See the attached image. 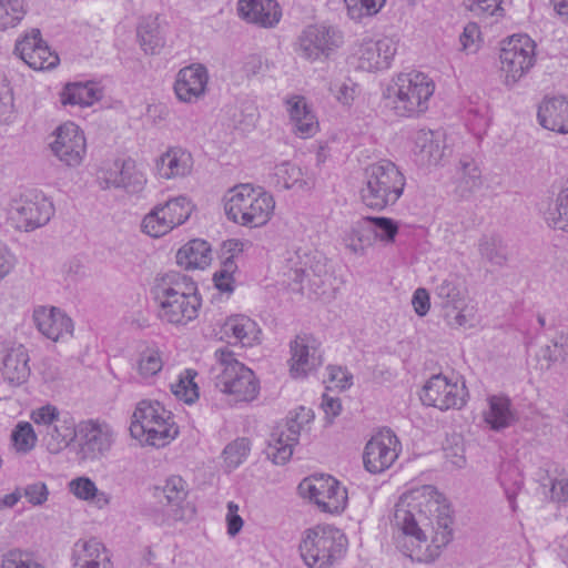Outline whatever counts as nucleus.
<instances>
[{
  "instance_id": "obj_36",
  "label": "nucleus",
  "mask_w": 568,
  "mask_h": 568,
  "mask_svg": "<svg viewBox=\"0 0 568 568\" xmlns=\"http://www.w3.org/2000/svg\"><path fill=\"white\" fill-rule=\"evenodd\" d=\"M138 38L142 50L156 54L164 47L165 40L158 18H145L138 27Z\"/></svg>"
},
{
  "instance_id": "obj_60",
  "label": "nucleus",
  "mask_w": 568,
  "mask_h": 568,
  "mask_svg": "<svg viewBox=\"0 0 568 568\" xmlns=\"http://www.w3.org/2000/svg\"><path fill=\"white\" fill-rule=\"evenodd\" d=\"M550 483L551 499L557 503H566L568 500V475L560 474L555 479H551Z\"/></svg>"
},
{
  "instance_id": "obj_29",
  "label": "nucleus",
  "mask_w": 568,
  "mask_h": 568,
  "mask_svg": "<svg viewBox=\"0 0 568 568\" xmlns=\"http://www.w3.org/2000/svg\"><path fill=\"white\" fill-rule=\"evenodd\" d=\"M158 174L166 180L186 176L193 168V158L182 148H170L156 160Z\"/></svg>"
},
{
  "instance_id": "obj_25",
  "label": "nucleus",
  "mask_w": 568,
  "mask_h": 568,
  "mask_svg": "<svg viewBox=\"0 0 568 568\" xmlns=\"http://www.w3.org/2000/svg\"><path fill=\"white\" fill-rule=\"evenodd\" d=\"M446 149L445 135L440 131L419 130L414 135L413 154L420 166L437 165Z\"/></svg>"
},
{
  "instance_id": "obj_19",
  "label": "nucleus",
  "mask_w": 568,
  "mask_h": 568,
  "mask_svg": "<svg viewBox=\"0 0 568 568\" xmlns=\"http://www.w3.org/2000/svg\"><path fill=\"white\" fill-rule=\"evenodd\" d=\"M38 331L47 338L59 342L72 336L74 325L64 312L54 306H37L32 314Z\"/></svg>"
},
{
  "instance_id": "obj_18",
  "label": "nucleus",
  "mask_w": 568,
  "mask_h": 568,
  "mask_svg": "<svg viewBox=\"0 0 568 568\" xmlns=\"http://www.w3.org/2000/svg\"><path fill=\"white\" fill-rule=\"evenodd\" d=\"M101 179L105 187L123 189L132 194L140 193L146 183L145 173L131 158L115 161Z\"/></svg>"
},
{
  "instance_id": "obj_7",
  "label": "nucleus",
  "mask_w": 568,
  "mask_h": 568,
  "mask_svg": "<svg viewBox=\"0 0 568 568\" xmlns=\"http://www.w3.org/2000/svg\"><path fill=\"white\" fill-rule=\"evenodd\" d=\"M347 538L332 526H316L303 532L298 549L308 568H332L346 552Z\"/></svg>"
},
{
  "instance_id": "obj_14",
  "label": "nucleus",
  "mask_w": 568,
  "mask_h": 568,
  "mask_svg": "<svg viewBox=\"0 0 568 568\" xmlns=\"http://www.w3.org/2000/svg\"><path fill=\"white\" fill-rule=\"evenodd\" d=\"M465 385L450 383L442 374L432 376L423 387L420 399L424 405L436 407L440 410L462 408L466 403Z\"/></svg>"
},
{
  "instance_id": "obj_61",
  "label": "nucleus",
  "mask_w": 568,
  "mask_h": 568,
  "mask_svg": "<svg viewBox=\"0 0 568 568\" xmlns=\"http://www.w3.org/2000/svg\"><path fill=\"white\" fill-rule=\"evenodd\" d=\"M328 382L341 389H345L352 385V375L341 366H327Z\"/></svg>"
},
{
  "instance_id": "obj_27",
  "label": "nucleus",
  "mask_w": 568,
  "mask_h": 568,
  "mask_svg": "<svg viewBox=\"0 0 568 568\" xmlns=\"http://www.w3.org/2000/svg\"><path fill=\"white\" fill-rule=\"evenodd\" d=\"M285 105L296 134L306 139L317 132L318 121L304 97H288L285 99Z\"/></svg>"
},
{
  "instance_id": "obj_35",
  "label": "nucleus",
  "mask_w": 568,
  "mask_h": 568,
  "mask_svg": "<svg viewBox=\"0 0 568 568\" xmlns=\"http://www.w3.org/2000/svg\"><path fill=\"white\" fill-rule=\"evenodd\" d=\"M100 99V91L94 83H69L61 93L64 105L90 106Z\"/></svg>"
},
{
  "instance_id": "obj_8",
  "label": "nucleus",
  "mask_w": 568,
  "mask_h": 568,
  "mask_svg": "<svg viewBox=\"0 0 568 568\" xmlns=\"http://www.w3.org/2000/svg\"><path fill=\"white\" fill-rule=\"evenodd\" d=\"M282 273L293 291L303 293L308 290L310 293L318 294L327 271L322 256L300 247L286 252Z\"/></svg>"
},
{
  "instance_id": "obj_2",
  "label": "nucleus",
  "mask_w": 568,
  "mask_h": 568,
  "mask_svg": "<svg viewBox=\"0 0 568 568\" xmlns=\"http://www.w3.org/2000/svg\"><path fill=\"white\" fill-rule=\"evenodd\" d=\"M161 321L186 325L195 320L202 304L195 282L181 273L159 274L151 287Z\"/></svg>"
},
{
  "instance_id": "obj_47",
  "label": "nucleus",
  "mask_w": 568,
  "mask_h": 568,
  "mask_svg": "<svg viewBox=\"0 0 568 568\" xmlns=\"http://www.w3.org/2000/svg\"><path fill=\"white\" fill-rule=\"evenodd\" d=\"M478 250L481 257L494 265L503 266L507 261L506 247L498 236H483L478 242Z\"/></svg>"
},
{
  "instance_id": "obj_15",
  "label": "nucleus",
  "mask_w": 568,
  "mask_h": 568,
  "mask_svg": "<svg viewBox=\"0 0 568 568\" xmlns=\"http://www.w3.org/2000/svg\"><path fill=\"white\" fill-rule=\"evenodd\" d=\"M55 139L50 144L53 154L68 166L81 164L87 142L83 131L73 122H65L55 130Z\"/></svg>"
},
{
  "instance_id": "obj_17",
  "label": "nucleus",
  "mask_w": 568,
  "mask_h": 568,
  "mask_svg": "<svg viewBox=\"0 0 568 568\" xmlns=\"http://www.w3.org/2000/svg\"><path fill=\"white\" fill-rule=\"evenodd\" d=\"M302 423L298 416L290 418L284 425L277 426L271 434L265 454L276 465L286 464L292 455L293 447L298 443Z\"/></svg>"
},
{
  "instance_id": "obj_5",
  "label": "nucleus",
  "mask_w": 568,
  "mask_h": 568,
  "mask_svg": "<svg viewBox=\"0 0 568 568\" xmlns=\"http://www.w3.org/2000/svg\"><path fill=\"white\" fill-rule=\"evenodd\" d=\"M274 209L273 195L251 184H239L224 196L227 219L241 226H264L271 220Z\"/></svg>"
},
{
  "instance_id": "obj_23",
  "label": "nucleus",
  "mask_w": 568,
  "mask_h": 568,
  "mask_svg": "<svg viewBox=\"0 0 568 568\" xmlns=\"http://www.w3.org/2000/svg\"><path fill=\"white\" fill-rule=\"evenodd\" d=\"M207 82V69L203 64L194 63L179 71L174 92L180 101L194 103L205 94Z\"/></svg>"
},
{
  "instance_id": "obj_54",
  "label": "nucleus",
  "mask_w": 568,
  "mask_h": 568,
  "mask_svg": "<svg viewBox=\"0 0 568 568\" xmlns=\"http://www.w3.org/2000/svg\"><path fill=\"white\" fill-rule=\"evenodd\" d=\"M503 0H465L464 4L467 10L478 17L501 16Z\"/></svg>"
},
{
  "instance_id": "obj_32",
  "label": "nucleus",
  "mask_w": 568,
  "mask_h": 568,
  "mask_svg": "<svg viewBox=\"0 0 568 568\" xmlns=\"http://www.w3.org/2000/svg\"><path fill=\"white\" fill-rule=\"evenodd\" d=\"M212 260L210 244L200 239L192 240L176 253V262L186 270L204 268Z\"/></svg>"
},
{
  "instance_id": "obj_16",
  "label": "nucleus",
  "mask_w": 568,
  "mask_h": 568,
  "mask_svg": "<svg viewBox=\"0 0 568 568\" xmlns=\"http://www.w3.org/2000/svg\"><path fill=\"white\" fill-rule=\"evenodd\" d=\"M14 52L33 70H50L59 63L58 54L52 52L41 39L39 29H32L30 33L18 40Z\"/></svg>"
},
{
  "instance_id": "obj_21",
  "label": "nucleus",
  "mask_w": 568,
  "mask_h": 568,
  "mask_svg": "<svg viewBox=\"0 0 568 568\" xmlns=\"http://www.w3.org/2000/svg\"><path fill=\"white\" fill-rule=\"evenodd\" d=\"M158 498L164 504V511L169 519L174 521L189 520L194 515V508L189 504H184L187 496L185 481L180 476H171L166 479L165 485L158 489Z\"/></svg>"
},
{
  "instance_id": "obj_46",
  "label": "nucleus",
  "mask_w": 568,
  "mask_h": 568,
  "mask_svg": "<svg viewBox=\"0 0 568 568\" xmlns=\"http://www.w3.org/2000/svg\"><path fill=\"white\" fill-rule=\"evenodd\" d=\"M274 175L276 178L277 185L286 190H302L306 185L302 170L291 162H282L277 164L274 169Z\"/></svg>"
},
{
  "instance_id": "obj_57",
  "label": "nucleus",
  "mask_w": 568,
  "mask_h": 568,
  "mask_svg": "<svg viewBox=\"0 0 568 568\" xmlns=\"http://www.w3.org/2000/svg\"><path fill=\"white\" fill-rule=\"evenodd\" d=\"M332 91L335 93L336 99L345 104L349 105L355 100L359 92L358 85L351 79H346L342 82H337L332 87Z\"/></svg>"
},
{
  "instance_id": "obj_24",
  "label": "nucleus",
  "mask_w": 568,
  "mask_h": 568,
  "mask_svg": "<svg viewBox=\"0 0 568 568\" xmlns=\"http://www.w3.org/2000/svg\"><path fill=\"white\" fill-rule=\"evenodd\" d=\"M237 14L247 23L271 29L281 21L282 9L275 0H237Z\"/></svg>"
},
{
  "instance_id": "obj_38",
  "label": "nucleus",
  "mask_w": 568,
  "mask_h": 568,
  "mask_svg": "<svg viewBox=\"0 0 568 568\" xmlns=\"http://www.w3.org/2000/svg\"><path fill=\"white\" fill-rule=\"evenodd\" d=\"M357 229H372L375 237L385 243H393L398 233V224L385 216H366L356 222Z\"/></svg>"
},
{
  "instance_id": "obj_43",
  "label": "nucleus",
  "mask_w": 568,
  "mask_h": 568,
  "mask_svg": "<svg viewBox=\"0 0 568 568\" xmlns=\"http://www.w3.org/2000/svg\"><path fill=\"white\" fill-rule=\"evenodd\" d=\"M197 372L193 368H185L180 373L175 383L171 384V390L176 398L186 404H193L199 398V386L195 383Z\"/></svg>"
},
{
  "instance_id": "obj_62",
  "label": "nucleus",
  "mask_w": 568,
  "mask_h": 568,
  "mask_svg": "<svg viewBox=\"0 0 568 568\" xmlns=\"http://www.w3.org/2000/svg\"><path fill=\"white\" fill-rule=\"evenodd\" d=\"M163 367L161 357H140L138 369L141 376L152 377L156 375Z\"/></svg>"
},
{
  "instance_id": "obj_40",
  "label": "nucleus",
  "mask_w": 568,
  "mask_h": 568,
  "mask_svg": "<svg viewBox=\"0 0 568 568\" xmlns=\"http://www.w3.org/2000/svg\"><path fill=\"white\" fill-rule=\"evenodd\" d=\"M214 369L219 371L215 376L216 387L224 393L229 388H232V385L237 382V378L242 375V371H246L247 367L234 357H219L217 365Z\"/></svg>"
},
{
  "instance_id": "obj_59",
  "label": "nucleus",
  "mask_w": 568,
  "mask_h": 568,
  "mask_svg": "<svg viewBox=\"0 0 568 568\" xmlns=\"http://www.w3.org/2000/svg\"><path fill=\"white\" fill-rule=\"evenodd\" d=\"M48 495L49 491L47 485L42 481L29 484L23 489V496L33 506H40L44 504L48 499Z\"/></svg>"
},
{
  "instance_id": "obj_30",
  "label": "nucleus",
  "mask_w": 568,
  "mask_h": 568,
  "mask_svg": "<svg viewBox=\"0 0 568 568\" xmlns=\"http://www.w3.org/2000/svg\"><path fill=\"white\" fill-rule=\"evenodd\" d=\"M72 560L74 568H113L109 551L94 538L77 544Z\"/></svg>"
},
{
  "instance_id": "obj_55",
  "label": "nucleus",
  "mask_w": 568,
  "mask_h": 568,
  "mask_svg": "<svg viewBox=\"0 0 568 568\" xmlns=\"http://www.w3.org/2000/svg\"><path fill=\"white\" fill-rule=\"evenodd\" d=\"M321 365V357H291L290 373L294 378H304Z\"/></svg>"
},
{
  "instance_id": "obj_20",
  "label": "nucleus",
  "mask_w": 568,
  "mask_h": 568,
  "mask_svg": "<svg viewBox=\"0 0 568 568\" xmlns=\"http://www.w3.org/2000/svg\"><path fill=\"white\" fill-rule=\"evenodd\" d=\"M83 437L81 454L84 459H95L104 456L112 447L113 430L109 424L99 420H87L80 424Z\"/></svg>"
},
{
  "instance_id": "obj_34",
  "label": "nucleus",
  "mask_w": 568,
  "mask_h": 568,
  "mask_svg": "<svg viewBox=\"0 0 568 568\" xmlns=\"http://www.w3.org/2000/svg\"><path fill=\"white\" fill-rule=\"evenodd\" d=\"M435 294L445 307L458 310L467 295L465 280L452 273L436 286Z\"/></svg>"
},
{
  "instance_id": "obj_64",
  "label": "nucleus",
  "mask_w": 568,
  "mask_h": 568,
  "mask_svg": "<svg viewBox=\"0 0 568 568\" xmlns=\"http://www.w3.org/2000/svg\"><path fill=\"white\" fill-rule=\"evenodd\" d=\"M479 39V28L476 23H468L460 36V43L466 51L476 50V41Z\"/></svg>"
},
{
  "instance_id": "obj_63",
  "label": "nucleus",
  "mask_w": 568,
  "mask_h": 568,
  "mask_svg": "<svg viewBox=\"0 0 568 568\" xmlns=\"http://www.w3.org/2000/svg\"><path fill=\"white\" fill-rule=\"evenodd\" d=\"M237 511H239V506L235 503L230 501L227 504L226 523H227V534L232 537L236 536L243 527V519L237 514Z\"/></svg>"
},
{
  "instance_id": "obj_48",
  "label": "nucleus",
  "mask_w": 568,
  "mask_h": 568,
  "mask_svg": "<svg viewBox=\"0 0 568 568\" xmlns=\"http://www.w3.org/2000/svg\"><path fill=\"white\" fill-rule=\"evenodd\" d=\"M141 229L151 237H161L171 232L174 227L171 225L170 221L166 220L159 205H156L143 217Z\"/></svg>"
},
{
  "instance_id": "obj_1",
  "label": "nucleus",
  "mask_w": 568,
  "mask_h": 568,
  "mask_svg": "<svg viewBox=\"0 0 568 568\" xmlns=\"http://www.w3.org/2000/svg\"><path fill=\"white\" fill-rule=\"evenodd\" d=\"M393 521L402 531L397 547L413 560H434L453 539L450 509L439 505L433 486H423L400 496Z\"/></svg>"
},
{
  "instance_id": "obj_4",
  "label": "nucleus",
  "mask_w": 568,
  "mask_h": 568,
  "mask_svg": "<svg viewBox=\"0 0 568 568\" xmlns=\"http://www.w3.org/2000/svg\"><path fill=\"white\" fill-rule=\"evenodd\" d=\"M434 92L433 79L420 71L413 70L398 73L383 95L397 115L414 118L428 110Z\"/></svg>"
},
{
  "instance_id": "obj_45",
  "label": "nucleus",
  "mask_w": 568,
  "mask_h": 568,
  "mask_svg": "<svg viewBox=\"0 0 568 568\" xmlns=\"http://www.w3.org/2000/svg\"><path fill=\"white\" fill-rule=\"evenodd\" d=\"M26 13V0H0V31L17 27Z\"/></svg>"
},
{
  "instance_id": "obj_6",
  "label": "nucleus",
  "mask_w": 568,
  "mask_h": 568,
  "mask_svg": "<svg viewBox=\"0 0 568 568\" xmlns=\"http://www.w3.org/2000/svg\"><path fill=\"white\" fill-rule=\"evenodd\" d=\"M130 434L141 443L163 447L179 434L171 412L159 402H140L132 415Z\"/></svg>"
},
{
  "instance_id": "obj_37",
  "label": "nucleus",
  "mask_w": 568,
  "mask_h": 568,
  "mask_svg": "<svg viewBox=\"0 0 568 568\" xmlns=\"http://www.w3.org/2000/svg\"><path fill=\"white\" fill-rule=\"evenodd\" d=\"M75 423L71 418H59L45 430L47 445L51 453H59L75 438Z\"/></svg>"
},
{
  "instance_id": "obj_39",
  "label": "nucleus",
  "mask_w": 568,
  "mask_h": 568,
  "mask_svg": "<svg viewBox=\"0 0 568 568\" xmlns=\"http://www.w3.org/2000/svg\"><path fill=\"white\" fill-rule=\"evenodd\" d=\"M29 357H3L0 371L4 382L11 386H20L30 376Z\"/></svg>"
},
{
  "instance_id": "obj_31",
  "label": "nucleus",
  "mask_w": 568,
  "mask_h": 568,
  "mask_svg": "<svg viewBox=\"0 0 568 568\" xmlns=\"http://www.w3.org/2000/svg\"><path fill=\"white\" fill-rule=\"evenodd\" d=\"M456 192L467 197L477 192L483 185L481 170L477 162L469 155L459 159L454 174Z\"/></svg>"
},
{
  "instance_id": "obj_33",
  "label": "nucleus",
  "mask_w": 568,
  "mask_h": 568,
  "mask_svg": "<svg viewBox=\"0 0 568 568\" xmlns=\"http://www.w3.org/2000/svg\"><path fill=\"white\" fill-rule=\"evenodd\" d=\"M488 404L489 408L484 417L491 429L500 430L516 422V414L508 397L494 395L488 398Z\"/></svg>"
},
{
  "instance_id": "obj_26",
  "label": "nucleus",
  "mask_w": 568,
  "mask_h": 568,
  "mask_svg": "<svg viewBox=\"0 0 568 568\" xmlns=\"http://www.w3.org/2000/svg\"><path fill=\"white\" fill-rule=\"evenodd\" d=\"M53 204L43 195H36L34 199L24 200L16 210L14 219L18 227L24 231H32L47 224L53 215Z\"/></svg>"
},
{
  "instance_id": "obj_56",
  "label": "nucleus",
  "mask_w": 568,
  "mask_h": 568,
  "mask_svg": "<svg viewBox=\"0 0 568 568\" xmlns=\"http://www.w3.org/2000/svg\"><path fill=\"white\" fill-rule=\"evenodd\" d=\"M320 342L311 334L301 333L290 343L291 355H311L318 351Z\"/></svg>"
},
{
  "instance_id": "obj_13",
  "label": "nucleus",
  "mask_w": 568,
  "mask_h": 568,
  "mask_svg": "<svg viewBox=\"0 0 568 568\" xmlns=\"http://www.w3.org/2000/svg\"><path fill=\"white\" fill-rule=\"evenodd\" d=\"M399 448L400 443L390 429L379 432L365 446L363 454L365 469L372 474L385 471L398 458Z\"/></svg>"
},
{
  "instance_id": "obj_22",
  "label": "nucleus",
  "mask_w": 568,
  "mask_h": 568,
  "mask_svg": "<svg viewBox=\"0 0 568 568\" xmlns=\"http://www.w3.org/2000/svg\"><path fill=\"white\" fill-rule=\"evenodd\" d=\"M221 338L230 345L244 348L261 344L262 329L251 317L236 314L229 316L221 325Z\"/></svg>"
},
{
  "instance_id": "obj_11",
  "label": "nucleus",
  "mask_w": 568,
  "mask_h": 568,
  "mask_svg": "<svg viewBox=\"0 0 568 568\" xmlns=\"http://www.w3.org/2000/svg\"><path fill=\"white\" fill-rule=\"evenodd\" d=\"M298 491L329 514L341 513L346 507V488L328 475L304 478L298 485Z\"/></svg>"
},
{
  "instance_id": "obj_3",
  "label": "nucleus",
  "mask_w": 568,
  "mask_h": 568,
  "mask_svg": "<svg viewBox=\"0 0 568 568\" xmlns=\"http://www.w3.org/2000/svg\"><path fill=\"white\" fill-rule=\"evenodd\" d=\"M361 199L373 210L383 211L393 206L402 197L406 178L390 160L381 159L364 169Z\"/></svg>"
},
{
  "instance_id": "obj_42",
  "label": "nucleus",
  "mask_w": 568,
  "mask_h": 568,
  "mask_svg": "<svg viewBox=\"0 0 568 568\" xmlns=\"http://www.w3.org/2000/svg\"><path fill=\"white\" fill-rule=\"evenodd\" d=\"M70 491L83 500H93L102 508L110 503V497L106 493L100 491L95 484L88 477H78L70 481Z\"/></svg>"
},
{
  "instance_id": "obj_50",
  "label": "nucleus",
  "mask_w": 568,
  "mask_h": 568,
  "mask_svg": "<svg viewBox=\"0 0 568 568\" xmlns=\"http://www.w3.org/2000/svg\"><path fill=\"white\" fill-rule=\"evenodd\" d=\"M347 14L352 20L359 21L364 17L376 14L386 0H344Z\"/></svg>"
},
{
  "instance_id": "obj_28",
  "label": "nucleus",
  "mask_w": 568,
  "mask_h": 568,
  "mask_svg": "<svg viewBox=\"0 0 568 568\" xmlns=\"http://www.w3.org/2000/svg\"><path fill=\"white\" fill-rule=\"evenodd\" d=\"M540 125L547 130L568 133V99L565 97L546 98L537 113Z\"/></svg>"
},
{
  "instance_id": "obj_49",
  "label": "nucleus",
  "mask_w": 568,
  "mask_h": 568,
  "mask_svg": "<svg viewBox=\"0 0 568 568\" xmlns=\"http://www.w3.org/2000/svg\"><path fill=\"white\" fill-rule=\"evenodd\" d=\"M224 393L235 395L240 400L254 399L258 394V383L253 371L248 367L246 371H242V375H240L237 382L232 385V388H229Z\"/></svg>"
},
{
  "instance_id": "obj_44",
  "label": "nucleus",
  "mask_w": 568,
  "mask_h": 568,
  "mask_svg": "<svg viewBox=\"0 0 568 568\" xmlns=\"http://www.w3.org/2000/svg\"><path fill=\"white\" fill-rule=\"evenodd\" d=\"M546 221L555 230L568 232V186L557 194L546 213Z\"/></svg>"
},
{
  "instance_id": "obj_51",
  "label": "nucleus",
  "mask_w": 568,
  "mask_h": 568,
  "mask_svg": "<svg viewBox=\"0 0 568 568\" xmlns=\"http://www.w3.org/2000/svg\"><path fill=\"white\" fill-rule=\"evenodd\" d=\"M11 440L17 452H30L37 443V435L32 425L28 422L18 423L11 433Z\"/></svg>"
},
{
  "instance_id": "obj_9",
  "label": "nucleus",
  "mask_w": 568,
  "mask_h": 568,
  "mask_svg": "<svg viewBox=\"0 0 568 568\" xmlns=\"http://www.w3.org/2000/svg\"><path fill=\"white\" fill-rule=\"evenodd\" d=\"M344 44L343 31L332 24L315 23L306 26L295 43L296 53L310 62L329 58Z\"/></svg>"
},
{
  "instance_id": "obj_52",
  "label": "nucleus",
  "mask_w": 568,
  "mask_h": 568,
  "mask_svg": "<svg viewBox=\"0 0 568 568\" xmlns=\"http://www.w3.org/2000/svg\"><path fill=\"white\" fill-rule=\"evenodd\" d=\"M250 442L247 438H237L230 443L223 450L224 460L230 469L239 467L250 453Z\"/></svg>"
},
{
  "instance_id": "obj_10",
  "label": "nucleus",
  "mask_w": 568,
  "mask_h": 568,
  "mask_svg": "<svg viewBox=\"0 0 568 568\" xmlns=\"http://www.w3.org/2000/svg\"><path fill=\"white\" fill-rule=\"evenodd\" d=\"M536 43L527 34H514L503 45L499 54L505 84L511 87L524 78L536 62Z\"/></svg>"
},
{
  "instance_id": "obj_53",
  "label": "nucleus",
  "mask_w": 568,
  "mask_h": 568,
  "mask_svg": "<svg viewBox=\"0 0 568 568\" xmlns=\"http://www.w3.org/2000/svg\"><path fill=\"white\" fill-rule=\"evenodd\" d=\"M2 568H47L32 558L29 552L12 549L3 555Z\"/></svg>"
},
{
  "instance_id": "obj_41",
  "label": "nucleus",
  "mask_w": 568,
  "mask_h": 568,
  "mask_svg": "<svg viewBox=\"0 0 568 568\" xmlns=\"http://www.w3.org/2000/svg\"><path fill=\"white\" fill-rule=\"evenodd\" d=\"M159 207L174 229L187 221L193 210L191 201L184 195L172 197L159 204Z\"/></svg>"
},
{
  "instance_id": "obj_12",
  "label": "nucleus",
  "mask_w": 568,
  "mask_h": 568,
  "mask_svg": "<svg viewBox=\"0 0 568 568\" xmlns=\"http://www.w3.org/2000/svg\"><path fill=\"white\" fill-rule=\"evenodd\" d=\"M397 48V40L392 37L378 40L365 38L354 47L352 55L356 61L357 69L376 72L390 67Z\"/></svg>"
},
{
  "instance_id": "obj_58",
  "label": "nucleus",
  "mask_w": 568,
  "mask_h": 568,
  "mask_svg": "<svg viewBox=\"0 0 568 568\" xmlns=\"http://www.w3.org/2000/svg\"><path fill=\"white\" fill-rule=\"evenodd\" d=\"M60 418L59 410L55 406L44 405L40 408H37L31 414V419L37 425L45 426L48 429L51 425H53Z\"/></svg>"
}]
</instances>
